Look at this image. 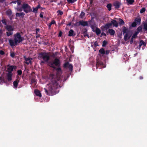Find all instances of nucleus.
<instances>
[{"mask_svg": "<svg viewBox=\"0 0 147 147\" xmlns=\"http://www.w3.org/2000/svg\"><path fill=\"white\" fill-rule=\"evenodd\" d=\"M133 42V38H131V39L130 40V43L131 44Z\"/></svg>", "mask_w": 147, "mask_h": 147, "instance_id": "52", "label": "nucleus"}, {"mask_svg": "<svg viewBox=\"0 0 147 147\" xmlns=\"http://www.w3.org/2000/svg\"><path fill=\"white\" fill-rule=\"evenodd\" d=\"M140 79H142V78H143V77H140Z\"/></svg>", "mask_w": 147, "mask_h": 147, "instance_id": "57", "label": "nucleus"}, {"mask_svg": "<svg viewBox=\"0 0 147 147\" xmlns=\"http://www.w3.org/2000/svg\"><path fill=\"white\" fill-rule=\"evenodd\" d=\"M38 58L40 59L42 58L45 61H47L49 60V57L48 53H42L39 54Z\"/></svg>", "mask_w": 147, "mask_h": 147, "instance_id": "4", "label": "nucleus"}, {"mask_svg": "<svg viewBox=\"0 0 147 147\" xmlns=\"http://www.w3.org/2000/svg\"><path fill=\"white\" fill-rule=\"evenodd\" d=\"M146 44L142 40H141L140 42V44H139V47H140V48H141V46L143 45L144 46H145Z\"/></svg>", "mask_w": 147, "mask_h": 147, "instance_id": "22", "label": "nucleus"}, {"mask_svg": "<svg viewBox=\"0 0 147 147\" xmlns=\"http://www.w3.org/2000/svg\"><path fill=\"white\" fill-rule=\"evenodd\" d=\"M58 15H61L63 14V13L61 11L59 10L57 11Z\"/></svg>", "mask_w": 147, "mask_h": 147, "instance_id": "32", "label": "nucleus"}, {"mask_svg": "<svg viewBox=\"0 0 147 147\" xmlns=\"http://www.w3.org/2000/svg\"><path fill=\"white\" fill-rule=\"evenodd\" d=\"M112 24V23H108L105 25L104 27L105 28H109L111 27V26Z\"/></svg>", "mask_w": 147, "mask_h": 147, "instance_id": "24", "label": "nucleus"}, {"mask_svg": "<svg viewBox=\"0 0 147 147\" xmlns=\"http://www.w3.org/2000/svg\"><path fill=\"white\" fill-rule=\"evenodd\" d=\"M141 21V19L139 18L137 19H136L135 20V21L136 23H137L138 24H140V22Z\"/></svg>", "mask_w": 147, "mask_h": 147, "instance_id": "25", "label": "nucleus"}, {"mask_svg": "<svg viewBox=\"0 0 147 147\" xmlns=\"http://www.w3.org/2000/svg\"><path fill=\"white\" fill-rule=\"evenodd\" d=\"M36 32H37V31H38L39 30V29H36Z\"/></svg>", "mask_w": 147, "mask_h": 147, "instance_id": "55", "label": "nucleus"}, {"mask_svg": "<svg viewBox=\"0 0 147 147\" xmlns=\"http://www.w3.org/2000/svg\"><path fill=\"white\" fill-rule=\"evenodd\" d=\"M51 25H52L50 24V23L49 24L48 26L49 29H50Z\"/></svg>", "mask_w": 147, "mask_h": 147, "instance_id": "53", "label": "nucleus"}, {"mask_svg": "<svg viewBox=\"0 0 147 147\" xmlns=\"http://www.w3.org/2000/svg\"><path fill=\"white\" fill-rule=\"evenodd\" d=\"M56 71L58 72L61 73V69L60 68H58L56 69Z\"/></svg>", "mask_w": 147, "mask_h": 147, "instance_id": "40", "label": "nucleus"}, {"mask_svg": "<svg viewBox=\"0 0 147 147\" xmlns=\"http://www.w3.org/2000/svg\"><path fill=\"white\" fill-rule=\"evenodd\" d=\"M74 35H75V34H74V31L73 30H70L69 32L68 36H70Z\"/></svg>", "mask_w": 147, "mask_h": 147, "instance_id": "19", "label": "nucleus"}, {"mask_svg": "<svg viewBox=\"0 0 147 147\" xmlns=\"http://www.w3.org/2000/svg\"><path fill=\"white\" fill-rule=\"evenodd\" d=\"M15 9H16L18 11H21L23 9L24 11L26 13L30 12L32 11L31 7L27 4H24L22 7L21 8L18 7Z\"/></svg>", "mask_w": 147, "mask_h": 147, "instance_id": "3", "label": "nucleus"}, {"mask_svg": "<svg viewBox=\"0 0 147 147\" xmlns=\"http://www.w3.org/2000/svg\"><path fill=\"white\" fill-rule=\"evenodd\" d=\"M12 3H17V5L18 6H19L20 5V2H19L17 1H13L11 2Z\"/></svg>", "mask_w": 147, "mask_h": 147, "instance_id": "37", "label": "nucleus"}, {"mask_svg": "<svg viewBox=\"0 0 147 147\" xmlns=\"http://www.w3.org/2000/svg\"><path fill=\"white\" fill-rule=\"evenodd\" d=\"M14 37V40L11 39L9 40L10 45L11 46L17 45L22 40L20 34L19 33H17L16 35H15Z\"/></svg>", "mask_w": 147, "mask_h": 147, "instance_id": "2", "label": "nucleus"}, {"mask_svg": "<svg viewBox=\"0 0 147 147\" xmlns=\"http://www.w3.org/2000/svg\"><path fill=\"white\" fill-rule=\"evenodd\" d=\"M16 66H8L7 71L8 73H11L13 71V69H16Z\"/></svg>", "mask_w": 147, "mask_h": 147, "instance_id": "8", "label": "nucleus"}, {"mask_svg": "<svg viewBox=\"0 0 147 147\" xmlns=\"http://www.w3.org/2000/svg\"><path fill=\"white\" fill-rule=\"evenodd\" d=\"M19 81L17 80L14 81L13 82V85L14 87L16 88H17Z\"/></svg>", "mask_w": 147, "mask_h": 147, "instance_id": "14", "label": "nucleus"}, {"mask_svg": "<svg viewBox=\"0 0 147 147\" xmlns=\"http://www.w3.org/2000/svg\"><path fill=\"white\" fill-rule=\"evenodd\" d=\"M18 74L19 75H21L22 73V71L21 70H18L17 71Z\"/></svg>", "mask_w": 147, "mask_h": 147, "instance_id": "43", "label": "nucleus"}, {"mask_svg": "<svg viewBox=\"0 0 147 147\" xmlns=\"http://www.w3.org/2000/svg\"><path fill=\"white\" fill-rule=\"evenodd\" d=\"M7 35V36H9L12 34L13 33L11 32H6Z\"/></svg>", "mask_w": 147, "mask_h": 147, "instance_id": "36", "label": "nucleus"}, {"mask_svg": "<svg viewBox=\"0 0 147 147\" xmlns=\"http://www.w3.org/2000/svg\"><path fill=\"white\" fill-rule=\"evenodd\" d=\"M40 5H38L36 7L37 8V9H38V8H40Z\"/></svg>", "mask_w": 147, "mask_h": 147, "instance_id": "54", "label": "nucleus"}, {"mask_svg": "<svg viewBox=\"0 0 147 147\" xmlns=\"http://www.w3.org/2000/svg\"><path fill=\"white\" fill-rule=\"evenodd\" d=\"M99 52L102 55V56L105 53V51L103 48L100 49L99 50Z\"/></svg>", "mask_w": 147, "mask_h": 147, "instance_id": "23", "label": "nucleus"}, {"mask_svg": "<svg viewBox=\"0 0 147 147\" xmlns=\"http://www.w3.org/2000/svg\"><path fill=\"white\" fill-rule=\"evenodd\" d=\"M144 29L147 30V23H145L144 24Z\"/></svg>", "mask_w": 147, "mask_h": 147, "instance_id": "30", "label": "nucleus"}, {"mask_svg": "<svg viewBox=\"0 0 147 147\" xmlns=\"http://www.w3.org/2000/svg\"><path fill=\"white\" fill-rule=\"evenodd\" d=\"M2 23H3V24H4L5 25H6V20H3L2 21Z\"/></svg>", "mask_w": 147, "mask_h": 147, "instance_id": "46", "label": "nucleus"}, {"mask_svg": "<svg viewBox=\"0 0 147 147\" xmlns=\"http://www.w3.org/2000/svg\"><path fill=\"white\" fill-rule=\"evenodd\" d=\"M145 8H143L140 10V13H142L145 12Z\"/></svg>", "mask_w": 147, "mask_h": 147, "instance_id": "35", "label": "nucleus"}, {"mask_svg": "<svg viewBox=\"0 0 147 147\" xmlns=\"http://www.w3.org/2000/svg\"><path fill=\"white\" fill-rule=\"evenodd\" d=\"M4 54V53L2 51H0V54L1 55H3Z\"/></svg>", "mask_w": 147, "mask_h": 147, "instance_id": "50", "label": "nucleus"}, {"mask_svg": "<svg viewBox=\"0 0 147 147\" xmlns=\"http://www.w3.org/2000/svg\"><path fill=\"white\" fill-rule=\"evenodd\" d=\"M94 32H95L96 34L98 35L101 33V30L99 28H97L95 30Z\"/></svg>", "mask_w": 147, "mask_h": 147, "instance_id": "21", "label": "nucleus"}, {"mask_svg": "<svg viewBox=\"0 0 147 147\" xmlns=\"http://www.w3.org/2000/svg\"><path fill=\"white\" fill-rule=\"evenodd\" d=\"M35 93L36 96H38L40 97H41V94L40 92L38 90H35Z\"/></svg>", "mask_w": 147, "mask_h": 147, "instance_id": "20", "label": "nucleus"}, {"mask_svg": "<svg viewBox=\"0 0 147 147\" xmlns=\"http://www.w3.org/2000/svg\"><path fill=\"white\" fill-rule=\"evenodd\" d=\"M1 32V30H0V32Z\"/></svg>", "mask_w": 147, "mask_h": 147, "instance_id": "61", "label": "nucleus"}, {"mask_svg": "<svg viewBox=\"0 0 147 147\" xmlns=\"http://www.w3.org/2000/svg\"><path fill=\"white\" fill-rule=\"evenodd\" d=\"M127 29L125 27H124V28H123V34H124L125 33H126L127 32Z\"/></svg>", "mask_w": 147, "mask_h": 147, "instance_id": "39", "label": "nucleus"}, {"mask_svg": "<svg viewBox=\"0 0 147 147\" xmlns=\"http://www.w3.org/2000/svg\"><path fill=\"white\" fill-rule=\"evenodd\" d=\"M77 0H74V1H75H75H76Z\"/></svg>", "mask_w": 147, "mask_h": 147, "instance_id": "58", "label": "nucleus"}, {"mask_svg": "<svg viewBox=\"0 0 147 147\" xmlns=\"http://www.w3.org/2000/svg\"><path fill=\"white\" fill-rule=\"evenodd\" d=\"M40 17H41V18H42L43 17V16L41 14H40Z\"/></svg>", "mask_w": 147, "mask_h": 147, "instance_id": "56", "label": "nucleus"}, {"mask_svg": "<svg viewBox=\"0 0 147 147\" xmlns=\"http://www.w3.org/2000/svg\"><path fill=\"white\" fill-rule=\"evenodd\" d=\"M109 33L110 35H114L115 33V30L112 29H109Z\"/></svg>", "mask_w": 147, "mask_h": 147, "instance_id": "16", "label": "nucleus"}, {"mask_svg": "<svg viewBox=\"0 0 147 147\" xmlns=\"http://www.w3.org/2000/svg\"><path fill=\"white\" fill-rule=\"evenodd\" d=\"M88 25L87 22L80 21L79 22H77L75 24L76 26H78L81 25L83 26H87Z\"/></svg>", "mask_w": 147, "mask_h": 147, "instance_id": "7", "label": "nucleus"}, {"mask_svg": "<svg viewBox=\"0 0 147 147\" xmlns=\"http://www.w3.org/2000/svg\"><path fill=\"white\" fill-rule=\"evenodd\" d=\"M134 2V0H128V1H127V2L129 4H131Z\"/></svg>", "mask_w": 147, "mask_h": 147, "instance_id": "33", "label": "nucleus"}, {"mask_svg": "<svg viewBox=\"0 0 147 147\" xmlns=\"http://www.w3.org/2000/svg\"><path fill=\"white\" fill-rule=\"evenodd\" d=\"M10 55L11 57H13L15 56V54L13 53H11Z\"/></svg>", "mask_w": 147, "mask_h": 147, "instance_id": "47", "label": "nucleus"}, {"mask_svg": "<svg viewBox=\"0 0 147 147\" xmlns=\"http://www.w3.org/2000/svg\"><path fill=\"white\" fill-rule=\"evenodd\" d=\"M107 8L110 11L111 10V4H108L107 6Z\"/></svg>", "mask_w": 147, "mask_h": 147, "instance_id": "28", "label": "nucleus"}, {"mask_svg": "<svg viewBox=\"0 0 147 147\" xmlns=\"http://www.w3.org/2000/svg\"><path fill=\"white\" fill-rule=\"evenodd\" d=\"M12 74L10 73H8L7 74V78L8 81H11L12 80Z\"/></svg>", "mask_w": 147, "mask_h": 147, "instance_id": "12", "label": "nucleus"}, {"mask_svg": "<svg viewBox=\"0 0 147 147\" xmlns=\"http://www.w3.org/2000/svg\"><path fill=\"white\" fill-rule=\"evenodd\" d=\"M136 26V23L135 22H134L132 24L131 26L133 27H135Z\"/></svg>", "mask_w": 147, "mask_h": 147, "instance_id": "42", "label": "nucleus"}, {"mask_svg": "<svg viewBox=\"0 0 147 147\" xmlns=\"http://www.w3.org/2000/svg\"><path fill=\"white\" fill-rule=\"evenodd\" d=\"M61 35V34H59V35H60V36H61V35Z\"/></svg>", "mask_w": 147, "mask_h": 147, "instance_id": "63", "label": "nucleus"}, {"mask_svg": "<svg viewBox=\"0 0 147 147\" xmlns=\"http://www.w3.org/2000/svg\"><path fill=\"white\" fill-rule=\"evenodd\" d=\"M61 35V34H59V35H60V36H61V35Z\"/></svg>", "mask_w": 147, "mask_h": 147, "instance_id": "62", "label": "nucleus"}, {"mask_svg": "<svg viewBox=\"0 0 147 147\" xmlns=\"http://www.w3.org/2000/svg\"><path fill=\"white\" fill-rule=\"evenodd\" d=\"M131 36V34L129 32H127L125 35L124 39L125 41H127L129 39Z\"/></svg>", "mask_w": 147, "mask_h": 147, "instance_id": "10", "label": "nucleus"}, {"mask_svg": "<svg viewBox=\"0 0 147 147\" xmlns=\"http://www.w3.org/2000/svg\"><path fill=\"white\" fill-rule=\"evenodd\" d=\"M127 1V2L128 1V0H126Z\"/></svg>", "mask_w": 147, "mask_h": 147, "instance_id": "64", "label": "nucleus"}, {"mask_svg": "<svg viewBox=\"0 0 147 147\" xmlns=\"http://www.w3.org/2000/svg\"><path fill=\"white\" fill-rule=\"evenodd\" d=\"M64 67L66 68H68L71 71L72 70L73 66L71 64H69L68 62L65 63L64 64Z\"/></svg>", "mask_w": 147, "mask_h": 147, "instance_id": "9", "label": "nucleus"}, {"mask_svg": "<svg viewBox=\"0 0 147 147\" xmlns=\"http://www.w3.org/2000/svg\"><path fill=\"white\" fill-rule=\"evenodd\" d=\"M7 14L9 16L11 20L12 19V17L13 16L11 11L10 9H8L6 11Z\"/></svg>", "mask_w": 147, "mask_h": 147, "instance_id": "11", "label": "nucleus"}, {"mask_svg": "<svg viewBox=\"0 0 147 147\" xmlns=\"http://www.w3.org/2000/svg\"><path fill=\"white\" fill-rule=\"evenodd\" d=\"M25 61L24 63H26L27 65L29 64H31L32 62V59L29 57H24Z\"/></svg>", "mask_w": 147, "mask_h": 147, "instance_id": "6", "label": "nucleus"}, {"mask_svg": "<svg viewBox=\"0 0 147 147\" xmlns=\"http://www.w3.org/2000/svg\"><path fill=\"white\" fill-rule=\"evenodd\" d=\"M56 76L53 74L50 75L49 79L51 81V82L47 84L46 88L44 89L45 92L47 95H49L50 93L52 92V90L58 87V84L56 80Z\"/></svg>", "mask_w": 147, "mask_h": 147, "instance_id": "1", "label": "nucleus"}, {"mask_svg": "<svg viewBox=\"0 0 147 147\" xmlns=\"http://www.w3.org/2000/svg\"><path fill=\"white\" fill-rule=\"evenodd\" d=\"M37 8H33V12L35 13H36L38 11Z\"/></svg>", "mask_w": 147, "mask_h": 147, "instance_id": "34", "label": "nucleus"}, {"mask_svg": "<svg viewBox=\"0 0 147 147\" xmlns=\"http://www.w3.org/2000/svg\"><path fill=\"white\" fill-rule=\"evenodd\" d=\"M111 23L113 24V26L117 27L118 26V24L117 22L115 20H113L111 21Z\"/></svg>", "mask_w": 147, "mask_h": 147, "instance_id": "13", "label": "nucleus"}, {"mask_svg": "<svg viewBox=\"0 0 147 147\" xmlns=\"http://www.w3.org/2000/svg\"><path fill=\"white\" fill-rule=\"evenodd\" d=\"M1 77H0V80H1Z\"/></svg>", "mask_w": 147, "mask_h": 147, "instance_id": "60", "label": "nucleus"}, {"mask_svg": "<svg viewBox=\"0 0 147 147\" xmlns=\"http://www.w3.org/2000/svg\"><path fill=\"white\" fill-rule=\"evenodd\" d=\"M107 42L106 41H103V44H102V46L103 47H105L106 45H107Z\"/></svg>", "mask_w": 147, "mask_h": 147, "instance_id": "41", "label": "nucleus"}, {"mask_svg": "<svg viewBox=\"0 0 147 147\" xmlns=\"http://www.w3.org/2000/svg\"><path fill=\"white\" fill-rule=\"evenodd\" d=\"M139 33V32H136L133 35V36L132 37V38H135L136 37H137V35Z\"/></svg>", "mask_w": 147, "mask_h": 147, "instance_id": "26", "label": "nucleus"}, {"mask_svg": "<svg viewBox=\"0 0 147 147\" xmlns=\"http://www.w3.org/2000/svg\"><path fill=\"white\" fill-rule=\"evenodd\" d=\"M94 45L95 47H96L98 46V43L96 42L94 43Z\"/></svg>", "mask_w": 147, "mask_h": 147, "instance_id": "49", "label": "nucleus"}, {"mask_svg": "<svg viewBox=\"0 0 147 147\" xmlns=\"http://www.w3.org/2000/svg\"><path fill=\"white\" fill-rule=\"evenodd\" d=\"M88 38H89V36L88 35Z\"/></svg>", "mask_w": 147, "mask_h": 147, "instance_id": "59", "label": "nucleus"}, {"mask_svg": "<svg viewBox=\"0 0 147 147\" xmlns=\"http://www.w3.org/2000/svg\"><path fill=\"white\" fill-rule=\"evenodd\" d=\"M25 13L23 12L17 13L16 14V17H23Z\"/></svg>", "mask_w": 147, "mask_h": 147, "instance_id": "15", "label": "nucleus"}, {"mask_svg": "<svg viewBox=\"0 0 147 147\" xmlns=\"http://www.w3.org/2000/svg\"><path fill=\"white\" fill-rule=\"evenodd\" d=\"M85 15V13L84 12H82L81 13L79 16L81 18H82Z\"/></svg>", "mask_w": 147, "mask_h": 147, "instance_id": "31", "label": "nucleus"}, {"mask_svg": "<svg viewBox=\"0 0 147 147\" xmlns=\"http://www.w3.org/2000/svg\"><path fill=\"white\" fill-rule=\"evenodd\" d=\"M6 28L9 31H11L13 30L14 28L12 26H6Z\"/></svg>", "mask_w": 147, "mask_h": 147, "instance_id": "17", "label": "nucleus"}, {"mask_svg": "<svg viewBox=\"0 0 147 147\" xmlns=\"http://www.w3.org/2000/svg\"><path fill=\"white\" fill-rule=\"evenodd\" d=\"M109 51L107 50V51H106L105 52V53H106V55H108L109 53Z\"/></svg>", "mask_w": 147, "mask_h": 147, "instance_id": "51", "label": "nucleus"}, {"mask_svg": "<svg viewBox=\"0 0 147 147\" xmlns=\"http://www.w3.org/2000/svg\"><path fill=\"white\" fill-rule=\"evenodd\" d=\"M60 61L59 59H55L53 62H50L49 63V65L51 67L55 69V66H59V65Z\"/></svg>", "mask_w": 147, "mask_h": 147, "instance_id": "5", "label": "nucleus"}, {"mask_svg": "<svg viewBox=\"0 0 147 147\" xmlns=\"http://www.w3.org/2000/svg\"><path fill=\"white\" fill-rule=\"evenodd\" d=\"M142 28L140 27H139L137 29V32H139V33L140 32V31L141 30Z\"/></svg>", "mask_w": 147, "mask_h": 147, "instance_id": "45", "label": "nucleus"}, {"mask_svg": "<svg viewBox=\"0 0 147 147\" xmlns=\"http://www.w3.org/2000/svg\"><path fill=\"white\" fill-rule=\"evenodd\" d=\"M74 0H67V1L69 3H73L75 2Z\"/></svg>", "mask_w": 147, "mask_h": 147, "instance_id": "44", "label": "nucleus"}, {"mask_svg": "<svg viewBox=\"0 0 147 147\" xmlns=\"http://www.w3.org/2000/svg\"><path fill=\"white\" fill-rule=\"evenodd\" d=\"M91 28L92 30V31L94 32V31L96 30L98 28L95 25H92L91 26Z\"/></svg>", "mask_w": 147, "mask_h": 147, "instance_id": "27", "label": "nucleus"}, {"mask_svg": "<svg viewBox=\"0 0 147 147\" xmlns=\"http://www.w3.org/2000/svg\"><path fill=\"white\" fill-rule=\"evenodd\" d=\"M32 83H34L35 84H36V80L34 79H32Z\"/></svg>", "mask_w": 147, "mask_h": 147, "instance_id": "38", "label": "nucleus"}, {"mask_svg": "<svg viewBox=\"0 0 147 147\" xmlns=\"http://www.w3.org/2000/svg\"><path fill=\"white\" fill-rule=\"evenodd\" d=\"M55 23V22L54 20H53L50 23V24L52 25L53 24H54Z\"/></svg>", "mask_w": 147, "mask_h": 147, "instance_id": "48", "label": "nucleus"}, {"mask_svg": "<svg viewBox=\"0 0 147 147\" xmlns=\"http://www.w3.org/2000/svg\"><path fill=\"white\" fill-rule=\"evenodd\" d=\"M120 4L118 2H115L114 3V5L115 7L118 8L120 7Z\"/></svg>", "mask_w": 147, "mask_h": 147, "instance_id": "18", "label": "nucleus"}, {"mask_svg": "<svg viewBox=\"0 0 147 147\" xmlns=\"http://www.w3.org/2000/svg\"><path fill=\"white\" fill-rule=\"evenodd\" d=\"M119 24H120L123 25L125 23L122 19H119Z\"/></svg>", "mask_w": 147, "mask_h": 147, "instance_id": "29", "label": "nucleus"}]
</instances>
